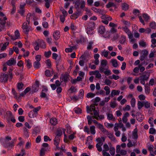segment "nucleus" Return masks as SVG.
I'll use <instances>...</instances> for the list:
<instances>
[{"instance_id": "36", "label": "nucleus", "mask_w": 156, "mask_h": 156, "mask_svg": "<svg viewBox=\"0 0 156 156\" xmlns=\"http://www.w3.org/2000/svg\"><path fill=\"white\" fill-rule=\"evenodd\" d=\"M12 93L13 95L14 96V98L16 99H18L19 97L17 95L16 92L14 88H12Z\"/></svg>"}, {"instance_id": "28", "label": "nucleus", "mask_w": 156, "mask_h": 156, "mask_svg": "<svg viewBox=\"0 0 156 156\" xmlns=\"http://www.w3.org/2000/svg\"><path fill=\"white\" fill-rule=\"evenodd\" d=\"M92 136H89L87 138V140L86 144L87 145L90 144H92Z\"/></svg>"}, {"instance_id": "34", "label": "nucleus", "mask_w": 156, "mask_h": 156, "mask_svg": "<svg viewBox=\"0 0 156 156\" xmlns=\"http://www.w3.org/2000/svg\"><path fill=\"white\" fill-rule=\"evenodd\" d=\"M34 66L36 69H38L40 67V62L35 61L34 63Z\"/></svg>"}, {"instance_id": "27", "label": "nucleus", "mask_w": 156, "mask_h": 156, "mask_svg": "<svg viewBox=\"0 0 156 156\" xmlns=\"http://www.w3.org/2000/svg\"><path fill=\"white\" fill-rule=\"evenodd\" d=\"M50 123L53 125H55L57 123V120L55 118H51L50 120Z\"/></svg>"}, {"instance_id": "63", "label": "nucleus", "mask_w": 156, "mask_h": 156, "mask_svg": "<svg viewBox=\"0 0 156 156\" xmlns=\"http://www.w3.org/2000/svg\"><path fill=\"white\" fill-rule=\"evenodd\" d=\"M80 5V1H76L75 3V7L76 9H78Z\"/></svg>"}, {"instance_id": "16", "label": "nucleus", "mask_w": 156, "mask_h": 156, "mask_svg": "<svg viewBox=\"0 0 156 156\" xmlns=\"http://www.w3.org/2000/svg\"><path fill=\"white\" fill-rule=\"evenodd\" d=\"M105 31V27L103 26H100L98 29V32L100 34H103Z\"/></svg>"}, {"instance_id": "35", "label": "nucleus", "mask_w": 156, "mask_h": 156, "mask_svg": "<svg viewBox=\"0 0 156 156\" xmlns=\"http://www.w3.org/2000/svg\"><path fill=\"white\" fill-rule=\"evenodd\" d=\"M150 76L149 73H147L146 75H144L140 76V78L142 80H146L148 79Z\"/></svg>"}, {"instance_id": "50", "label": "nucleus", "mask_w": 156, "mask_h": 156, "mask_svg": "<svg viewBox=\"0 0 156 156\" xmlns=\"http://www.w3.org/2000/svg\"><path fill=\"white\" fill-rule=\"evenodd\" d=\"M95 95V94L92 93H88L87 95V98H92L94 97Z\"/></svg>"}, {"instance_id": "57", "label": "nucleus", "mask_w": 156, "mask_h": 156, "mask_svg": "<svg viewBox=\"0 0 156 156\" xmlns=\"http://www.w3.org/2000/svg\"><path fill=\"white\" fill-rule=\"evenodd\" d=\"M93 29H90L87 27V33L88 35H91L93 34V32L92 30Z\"/></svg>"}, {"instance_id": "29", "label": "nucleus", "mask_w": 156, "mask_h": 156, "mask_svg": "<svg viewBox=\"0 0 156 156\" xmlns=\"http://www.w3.org/2000/svg\"><path fill=\"white\" fill-rule=\"evenodd\" d=\"M101 18L104 20H108L111 21L112 18L111 17L109 16L106 15H102L101 17Z\"/></svg>"}, {"instance_id": "12", "label": "nucleus", "mask_w": 156, "mask_h": 156, "mask_svg": "<svg viewBox=\"0 0 156 156\" xmlns=\"http://www.w3.org/2000/svg\"><path fill=\"white\" fill-rule=\"evenodd\" d=\"M16 63V60L13 58H11L6 62L7 64L9 66L15 65Z\"/></svg>"}, {"instance_id": "58", "label": "nucleus", "mask_w": 156, "mask_h": 156, "mask_svg": "<svg viewBox=\"0 0 156 156\" xmlns=\"http://www.w3.org/2000/svg\"><path fill=\"white\" fill-rule=\"evenodd\" d=\"M51 54V51H50L47 52H45L44 53V55L47 58L49 57Z\"/></svg>"}, {"instance_id": "7", "label": "nucleus", "mask_w": 156, "mask_h": 156, "mask_svg": "<svg viewBox=\"0 0 156 156\" xmlns=\"http://www.w3.org/2000/svg\"><path fill=\"white\" fill-rule=\"evenodd\" d=\"M116 152L117 153H119L122 155H125L127 153V151L125 150L120 149V146L119 145H118L116 146Z\"/></svg>"}, {"instance_id": "64", "label": "nucleus", "mask_w": 156, "mask_h": 156, "mask_svg": "<svg viewBox=\"0 0 156 156\" xmlns=\"http://www.w3.org/2000/svg\"><path fill=\"white\" fill-rule=\"evenodd\" d=\"M23 86V84L21 83H18L17 85V88L18 90H20L21 89Z\"/></svg>"}, {"instance_id": "59", "label": "nucleus", "mask_w": 156, "mask_h": 156, "mask_svg": "<svg viewBox=\"0 0 156 156\" xmlns=\"http://www.w3.org/2000/svg\"><path fill=\"white\" fill-rule=\"evenodd\" d=\"M127 140V138L125 136V134L124 133H123L122 134V138L121 140L123 142H125Z\"/></svg>"}, {"instance_id": "10", "label": "nucleus", "mask_w": 156, "mask_h": 156, "mask_svg": "<svg viewBox=\"0 0 156 156\" xmlns=\"http://www.w3.org/2000/svg\"><path fill=\"white\" fill-rule=\"evenodd\" d=\"M82 15V13L81 11H78L76 12V13L73 14L70 16V18L71 19H76L78 16H81Z\"/></svg>"}, {"instance_id": "33", "label": "nucleus", "mask_w": 156, "mask_h": 156, "mask_svg": "<svg viewBox=\"0 0 156 156\" xmlns=\"http://www.w3.org/2000/svg\"><path fill=\"white\" fill-rule=\"evenodd\" d=\"M95 27V24L94 22H90L89 23L87 27H88L90 29H94Z\"/></svg>"}, {"instance_id": "41", "label": "nucleus", "mask_w": 156, "mask_h": 156, "mask_svg": "<svg viewBox=\"0 0 156 156\" xmlns=\"http://www.w3.org/2000/svg\"><path fill=\"white\" fill-rule=\"evenodd\" d=\"M40 44L41 48H45L46 47V44L42 41H39V44Z\"/></svg>"}, {"instance_id": "17", "label": "nucleus", "mask_w": 156, "mask_h": 156, "mask_svg": "<svg viewBox=\"0 0 156 156\" xmlns=\"http://www.w3.org/2000/svg\"><path fill=\"white\" fill-rule=\"evenodd\" d=\"M105 134L108 135V137L112 140H115V138L113 135L112 134L106 130V132L104 133Z\"/></svg>"}, {"instance_id": "61", "label": "nucleus", "mask_w": 156, "mask_h": 156, "mask_svg": "<svg viewBox=\"0 0 156 156\" xmlns=\"http://www.w3.org/2000/svg\"><path fill=\"white\" fill-rule=\"evenodd\" d=\"M73 49L74 48L73 47H71L68 48H66L65 49V51L66 52H70L72 51Z\"/></svg>"}, {"instance_id": "44", "label": "nucleus", "mask_w": 156, "mask_h": 156, "mask_svg": "<svg viewBox=\"0 0 156 156\" xmlns=\"http://www.w3.org/2000/svg\"><path fill=\"white\" fill-rule=\"evenodd\" d=\"M145 93L146 94L148 95L149 94L150 91V87L148 86H145Z\"/></svg>"}, {"instance_id": "31", "label": "nucleus", "mask_w": 156, "mask_h": 156, "mask_svg": "<svg viewBox=\"0 0 156 156\" xmlns=\"http://www.w3.org/2000/svg\"><path fill=\"white\" fill-rule=\"evenodd\" d=\"M6 115L7 117H6V119L8 121H9L12 116V113L11 112L8 111L6 112Z\"/></svg>"}, {"instance_id": "53", "label": "nucleus", "mask_w": 156, "mask_h": 156, "mask_svg": "<svg viewBox=\"0 0 156 156\" xmlns=\"http://www.w3.org/2000/svg\"><path fill=\"white\" fill-rule=\"evenodd\" d=\"M53 73L52 72H50L48 70H47L45 72V75L48 76H50L52 75Z\"/></svg>"}, {"instance_id": "56", "label": "nucleus", "mask_w": 156, "mask_h": 156, "mask_svg": "<svg viewBox=\"0 0 156 156\" xmlns=\"http://www.w3.org/2000/svg\"><path fill=\"white\" fill-rule=\"evenodd\" d=\"M109 152L112 155H113L115 153V149L113 147H110Z\"/></svg>"}, {"instance_id": "18", "label": "nucleus", "mask_w": 156, "mask_h": 156, "mask_svg": "<svg viewBox=\"0 0 156 156\" xmlns=\"http://www.w3.org/2000/svg\"><path fill=\"white\" fill-rule=\"evenodd\" d=\"M53 36L55 39H58L60 37L59 31L57 30L55 31L53 33Z\"/></svg>"}, {"instance_id": "23", "label": "nucleus", "mask_w": 156, "mask_h": 156, "mask_svg": "<svg viewBox=\"0 0 156 156\" xmlns=\"http://www.w3.org/2000/svg\"><path fill=\"white\" fill-rule=\"evenodd\" d=\"M60 138L57 136H56L54 140V144L57 148L58 147V144L60 141Z\"/></svg>"}, {"instance_id": "42", "label": "nucleus", "mask_w": 156, "mask_h": 156, "mask_svg": "<svg viewBox=\"0 0 156 156\" xmlns=\"http://www.w3.org/2000/svg\"><path fill=\"white\" fill-rule=\"evenodd\" d=\"M139 45L143 47H146L147 44L143 40H141L139 42Z\"/></svg>"}, {"instance_id": "62", "label": "nucleus", "mask_w": 156, "mask_h": 156, "mask_svg": "<svg viewBox=\"0 0 156 156\" xmlns=\"http://www.w3.org/2000/svg\"><path fill=\"white\" fill-rule=\"evenodd\" d=\"M149 133L151 134H154L156 133V130L153 128H151L149 129Z\"/></svg>"}, {"instance_id": "22", "label": "nucleus", "mask_w": 156, "mask_h": 156, "mask_svg": "<svg viewBox=\"0 0 156 156\" xmlns=\"http://www.w3.org/2000/svg\"><path fill=\"white\" fill-rule=\"evenodd\" d=\"M132 136L133 138L136 139L138 137L137 129V128L134 129L132 133Z\"/></svg>"}, {"instance_id": "19", "label": "nucleus", "mask_w": 156, "mask_h": 156, "mask_svg": "<svg viewBox=\"0 0 156 156\" xmlns=\"http://www.w3.org/2000/svg\"><path fill=\"white\" fill-rule=\"evenodd\" d=\"M25 61L27 68L29 69L31 68L32 66V64L30 60L29 59H26Z\"/></svg>"}, {"instance_id": "21", "label": "nucleus", "mask_w": 156, "mask_h": 156, "mask_svg": "<svg viewBox=\"0 0 156 156\" xmlns=\"http://www.w3.org/2000/svg\"><path fill=\"white\" fill-rule=\"evenodd\" d=\"M96 126L97 127L99 128L101 131L103 132L104 133L106 132V129L104 128L103 125L100 123H97L96 124Z\"/></svg>"}, {"instance_id": "25", "label": "nucleus", "mask_w": 156, "mask_h": 156, "mask_svg": "<svg viewBox=\"0 0 156 156\" xmlns=\"http://www.w3.org/2000/svg\"><path fill=\"white\" fill-rule=\"evenodd\" d=\"M120 93V91L116 90H113L111 92V96L113 97L115 95H118Z\"/></svg>"}, {"instance_id": "2", "label": "nucleus", "mask_w": 156, "mask_h": 156, "mask_svg": "<svg viewBox=\"0 0 156 156\" xmlns=\"http://www.w3.org/2000/svg\"><path fill=\"white\" fill-rule=\"evenodd\" d=\"M142 17L144 19L145 21L147 22L150 19V17L147 14L144 13L142 14V16H139V18L140 22L144 25H145V23L142 19Z\"/></svg>"}, {"instance_id": "6", "label": "nucleus", "mask_w": 156, "mask_h": 156, "mask_svg": "<svg viewBox=\"0 0 156 156\" xmlns=\"http://www.w3.org/2000/svg\"><path fill=\"white\" fill-rule=\"evenodd\" d=\"M147 147L151 155L153 156H154L155 154L156 155V147L155 146L154 147L153 145H150L148 146Z\"/></svg>"}, {"instance_id": "4", "label": "nucleus", "mask_w": 156, "mask_h": 156, "mask_svg": "<svg viewBox=\"0 0 156 156\" xmlns=\"http://www.w3.org/2000/svg\"><path fill=\"white\" fill-rule=\"evenodd\" d=\"M11 40L15 41L16 39L20 38V34L19 31L18 30H16L14 32V36L9 35Z\"/></svg>"}, {"instance_id": "48", "label": "nucleus", "mask_w": 156, "mask_h": 156, "mask_svg": "<svg viewBox=\"0 0 156 156\" xmlns=\"http://www.w3.org/2000/svg\"><path fill=\"white\" fill-rule=\"evenodd\" d=\"M63 129L65 130L64 129H62H62H59L58 130V131L57 132V134L56 136L58 137H59L60 136H61L62 134V131L64 132V131L63 130Z\"/></svg>"}, {"instance_id": "43", "label": "nucleus", "mask_w": 156, "mask_h": 156, "mask_svg": "<svg viewBox=\"0 0 156 156\" xmlns=\"http://www.w3.org/2000/svg\"><path fill=\"white\" fill-rule=\"evenodd\" d=\"M84 95V91L82 89H81L79 91V96L80 98H82Z\"/></svg>"}, {"instance_id": "51", "label": "nucleus", "mask_w": 156, "mask_h": 156, "mask_svg": "<svg viewBox=\"0 0 156 156\" xmlns=\"http://www.w3.org/2000/svg\"><path fill=\"white\" fill-rule=\"evenodd\" d=\"M104 90L106 91V94L107 95H108L110 94V89L108 87L105 86L104 88Z\"/></svg>"}, {"instance_id": "8", "label": "nucleus", "mask_w": 156, "mask_h": 156, "mask_svg": "<svg viewBox=\"0 0 156 156\" xmlns=\"http://www.w3.org/2000/svg\"><path fill=\"white\" fill-rule=\"evenodd\" d=\"M108 63V62L106 60H102L101 61V67L100 68V70L101 72L104 71L105 69L104 68L106 66Z\"/></svg>"}, {"instance_id": "5", "label": "nucleus", "mask_w": 156, "mask_h": 156, "mask_svg": "<svg viewBox=\"0 0 156 156\" xmlns=\"http://www.w3.org/2000/svg\"><path fill=\"white\" fill-rule=\"evenodd\" d=\"M9 76L7 74L1 73L0 75V82L5 83L8 80Z\"/></svg>"}, {"instance_id": "45", "label": "nucleus", "mask_w": 156, "mask_h": 156, "mask_svg": "<svg viewBox=\"0 0 156 156\" xmlns=\"http://www.w3.org/2000/svg\"><path fill=\"white\" fill-rule=\"evenodd\" d=\"M24 125L26 127H27L28 128L30 129L31 128L32 126L33 125V123L31 122L30 124L29 123L26 122Z\"/></svg>"}, {"instance_id": "32", "label": "nucleus", "mask_w": 156, "mask_h": 156, "mask_svg": "<svg viewBox=\"0 0 156 156\" xmlns=\"http://www.w3.org/2000/svg\"><path fill=\"white\" fill-rule=\"evenodd\" d=\"M102 143H98L96 144V147L98 151H102V148L101 147L102 145Z\"/></svg>"}, {"instance_id": "24", "label": "nucleus", "mask_w": 156, "mask_h": 156, "mask_svg": "<svg viewBox=\"0 0 156 156\" xmlns=\"http://www.w3.org/2000/svg\"><path fill=\"white\" fill-rule=\"evenodd\" d=\"M34 16L30 13H28L27 16V21L28 22V24H30V20Z\"/></svg>"}, {"instance_id": "39", "label": "nucleus", "mask_w": 156, "mask_h": 156, "mask_svg": "<svg viewBox=\"0 0 156 156\" xmlns=\"http://www.w3.org/2000/svg\"><path fill=\"white\" fill-rule=\"evenodd\" d=\"M105 140V138L104 137H102L101 138L98 137L96 140L98 143H102Z\"/></svg>"}, {"instance_id": "46", "label": "nucleus", "mask_w": 156, "mask_h": 156, "mask_svg": "<svg viewBox=\"0 0 156 156\" xmlns=\"http://www.w3.org/2000/svg\"><path fill=\"white\" fill-rule=\"evenodd\" d=\"M130 103L132 107H134L135 105L136 100L134 98H132L130 101Z\"/></svg>"}, {"instance_id": "13", "label": "nucleus", "mask_w": 156, "mask_h": 156, "mask_svg": "<svg viewBox=\"0 0 156 156\" xmlns=\"http://www.w3.org/2000/svg\"><path fill=\"white\" fill-rule=\"evenodd\" d=\"M38 82L36 81L35 84L33 86L31 89L33 92H35L38 91Z\"/></svg>"}, {"instance_id": "37", "label": "nucleus", "mask_w": 156, "mask_h": 156, "mask_svg": "<svg viewBox=\"0 0 156 156\" xmlns=\"http://www.w3.org/2000/svg\"><path fill=\"white\" fill-rule=\"evenodd\" d=\"M122 9L124 10H126L129 9V5L126 3H123L122 6Z\"/></svg>"}, {"instance_id": "1", "label": "nucleus", "mask_w": 156, "mask_h": 156, "mask_svg": "<svg viewBox=\"0 0 156 156\" xmlns=\"http://www.w3.org/2000/svg\"><path fill=\"white\" fill-rule=\"evenodd\" d=\"M87 112L92 115L93 119H102L104 118L103 115L99 116V112L98 110L95 108L94 105H91L90 107H87Z\"/></svg>"}, {"instance_id": "49", "label": "nucleus", "mask_w": 156, "mask_h": 156, "mask_svg": "<svg viewBox=\"0 0 156 156\" xmlns=\"http://www.w3.org/2000/svg\"><path fill=\"white\" fill-rule=\"evenodd\" d=\"M149 26L153 29H156V23L154 22H151Z\"/></svg>"}, {"instance_id": "54", "label": "nucleus", "mask_w": 156, "mask_h": 156, "mask_svg": "<svg viewBox=\"0 0 156 156\" xmlns=\"http://www.w3.org/2000/svg\"><path fill=\"white\" fill-rule=\"evenodd\" d=\"M63 130L64 131V141L65 143H68L69 142V139H68L67 136H66V135L64 133V130L63 129Z\"/></svg>"}, {"instance_id": "47", "label": "nucleus", "mask_w": 156, "mask_h": 156, "mask_svg": "<svg viewBox=\"0 0 156 156\" xmlns=\"http://www.w3.org/2000/svg\"><path fill=\"white\" fill-rule=\"evenodd\" d=\"M45 63L48 67L50 68L51 66V62L49 59H48L45 61Z\"/></svg>"}, {"instance_id": "11", "label": "nucleus", "mask_w": 156, "mask_h": 156, "mask_svg": "<svg viewBox=\"0 0 156 156\" xmlns=\"http://www.w3.org/2000/svg\"><path fill=\"white\" fill-rule=\"evenodd\" d=\"M122 30L127 34L129 38L132 37V34H131L130 31L126 27H125L123 28Z\"/></svg>"}, {"instance_id": "30", "label": "nucleus", "mask_w": 156, "mask_h": 156, "mask_svg": "<svg viewBox=\"0 0 156 156\" xmlns=\"http://www.w3.org/2000/svg\"><path fill=\"white\" fill-rule=\"evenodd\" d=\"M37 113L34 112L33 111L30 112L29 113V116L30 118H34L36 117Z\"/></svg>"}, {"instance_id": "3", "label": "nucleus", "mask_w": 156, "mask_h": 156, "mask_svg": "<svg viewBox=\"0 0 156 156\" xmlns=\"http://www.w3.org/2000/svg\"><path fill=\"white\" fill-rule=\"evenodd\" d=\"M29 24H28V22H25L23 24L22 27L23 32L25 34H28L30 31L32 30V28L29 26Z\"/></svg>"}, {"instance_id": "40", "label": "nucleus", "mask_w": 156, "mask_h": 156, "mask_svg": "<svg viewBox=\"0 0 156 156\" xmlns=\"http://www.w3.org/2000/svg\"><path fill=\"white\" fill-rule=\"evenodd\" d=\"M9 43L8 42H6L4 43L3 44L2 47H1V50L2 51H3L5 50L6 49V47H7V46L9 45Z\"/></svg>"}, {"instance_id": "38", "label": "nucleus", "mask_w": 156, "mask_h": 156, "mask_svg": "<svg viewBox=\"0 0 156 156\" xmlns=\"http://www.w3.org/2000/svg\"><path fill=\"white\" fill-rule=\"evenodd\" d=\"M90 130L91 133L93 135L95 134L96 133L95 130V127L94 126H92L90 127Z\"/></svg>"}, {"instance_id": "55", "label": "nucleus", "mask_w": 156, "mask_h": 156, "mask_svg": "<svg viewBox=\"0 0 156 156\" xmlns=\"http://www.w3.org/2000/svg\"><path fill=\"white\" fill-rule=\"evenodd\" d=\"M144 106L143 103L140 101H138L137 103V107L139 109H140L143 107Z\"/></svg>"}, {"instance_id": "26", "label": "nucleus", "mask_w": 156, "mask_h": 156, "mask_svg": "<svg viewBox=\"0 0 156 156\" xmlns=\"http://www.w3.org/2000/svg\"><path fill=\"white\" fill-rule=\"evenodd\" d=\"M39 40H38L36 41L34 44V49L36 51L38 50L39 49Z\"/></svg>"}, {"instance_id": "52", "label": "nucleus", "mask_w": 156, "mask_h": 156, "mask_svg": "<svg viewBox=\"0 0 156 156\" xmlns=\"http://www.w3.org/2000/svg\"><path fill=\"white\" fill-rule=\"evenodd\" d=\"M87 118L88 120V124L89 125H91L92 122V118H93L92 116L88 115L87 117Z\"/></svg>"}, {"instance_id": "9", "label": "nucleus", "mask_w": 156, "mask_h": 156, "mask_svg": "<svg viewBox=\"0 0 156 156\" xmlns=\"http://www.w3.org/2000/svg\"><path fill=\"white\" fill-rule=\"evenodd\" d=\"M6 20L7 18L5 16L4 17L3 20H2L1 18H0V31L4 29L5 23V20Z\"/></svg>"}, {"instance_id": "14", "label": "nucleus", "mask_w": 156, "mask_h": 156, "mask_svg": "<svg viewBox=\"0 0 156 156\" xmlns=\"http://www.w3.org/2000/svg\"><path fill=\"white\" fill-rule=\"evenodd\" d=\"M108 51L105 50H104L103 51L101 52V55L102 56H103L109 59L111 58V57H108Z\"/></svg>"}, {"instance_id": "15", "label": "nucleus", "mask_w": 156, "mask_h": 156, "mask_svg": "<svg viewBox=\"0 0 156 156\" xmlns=\"http://www.w3.org/2000/svg\"><path fill=\"white\" fill-rule=\"evenodd\" d=\"M129 116V114L128 112H126L123 115L122 118V121L124 123H126L127 120V118Z\"/></svg>"}, {"instance_id": "20", "label": "nucleus", "mask_w": 156, "mask_h": 156, "mask_svg": "<svg viewBox=\"0 0 156 156\" xmlns=\"http://www.w3.org/2000/svg\"><path fill=\"white\" fill-rule=\"evenodd\" d=\"M111 62L112 64V65L114 67L116 68L119 65L116 59H112L111 60Z\"/></svg>"}, {"instance_id": "60", "label": "nucleus", "mask_w": 156, "mask_h": 156, "mask_svg": "<svg viewBox=\"0 0 156 156\" xmlns=\"http://www.w3.org/2000/svg\"><path fill=\"white\" fill-rule=\"evenodd\" d=\"M95 75L98 78H100L101 77V75L98 70H95Z\"/></svg>"}]
</instances>
